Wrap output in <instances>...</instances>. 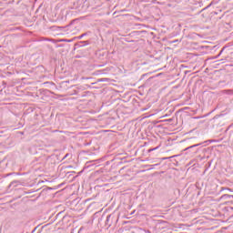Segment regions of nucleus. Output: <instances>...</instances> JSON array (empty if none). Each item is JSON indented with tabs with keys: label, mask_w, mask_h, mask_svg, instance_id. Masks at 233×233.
I'll use <instances>...</instances> for the list:
<instances>
[{
	"label": "nucleus",
	"mask_w": 233,
	"mask_h": 233,
	"mask_svg": "<svg viewBox=\"0 0 233 233\" xmlns=\"http://www.w3.org/2000/svg\"><path fill=\"white\" fill-rule=\"evenodd\" d=\"M154 150H157V147H155V148H153V149H149V152H152V151H154Z\"/></svg>",
	"instance_id": "obj_1"
},
{
	"label": "nucleus",
	"mask_w": 233,
	"mask_h": 233,
	"mask_svg": "<svg viewBox=\"0 0 233 233\" xmlns=\"http://www.w3.org/2000/svg\"><path fill=\"white\" fill-rule=\"evenodd\" d=\"M193 147H198V145H194V146L190 147V148H193Z\"/></svg>",
	"instance_id": "obj_2"
}]
</instances>
